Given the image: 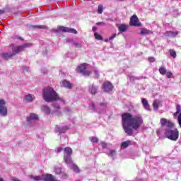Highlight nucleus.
Segmentation results:
<instances>
[{
    "label": "nucleus",
    "instance_id": "obj_1",
    "mask_svg": "<svg viewBox=\"0 0 181 181\" xmlns=\"http://www.w3.org/2000/svg\"><path fill=\"white\" fill-rule=\"evenodd\" d=\"M122 119L124 131L129 136H132L134 131L139 129L144 124V119L141 115H132L129 112H125L122 114Z\"/></svg>",
    "mask_w": 181,
    "mask_h": 181
},
{
    "label": "nucleus",
    "instance_id": "obj_2",
    "mask_svg": "<svg viewBox=\"0 0 181 181\" xmlns=\"http://www.w3.org/2000/svg\"><path fill=\"white\" fill-rule=\"evenodd\" d=\"M161 127H165L164 135L170 139V141H177L179 139V130L177 129H172L175 125L170 120L161 118L160 121Z\"/></svg>",
    "mask_w": 181,
    "mask_h": 181
},
{
    "label": "nucleus",
    "instance_id": "obj_3",
    "mask_svg": "<svg viewBox=\"0 0 181 181\" xmlns=\"http://www.w3.org/2000/svg\"><path fill=\"white\" fill-rule=\"evenodd\" d=\"M42 98L46 103H52V101H57V100L64 102V100L59 97V95L55 92L54 89L50 86H47L43 89Z\"/></svg>",
    "mask_w": 181,
    "mask_h": 181
},
{
    "label": "nucleus",
    "instance_id": "obj_4",
    "mask_svg": "<svg viewBox=\"0 0 181 181\" xmlns=\"http://www.w3.org/2000/svg\"><path fill=\"white\" fill-rule=\"evenodd\" d=\"M73 153V149L70 147H66L64 148V160L66 165H71L72 163L71 155Z\"/></svg>",
    "mask_w": 181,
    "mask_h": 181
},
{
    "label": "nucleus",
    "instance_id": "obj_5",
    "mask_svg": "<svg viewBox=\"0 0 181 181\" xmlns=\"http://www.w3.org/2000/svg\"><path fill=\"white\" fill-rule=\"evenodd\" d=\"M32 46V43H25L22 45H18L13 47L12 51L13 54H17L18 53H21V52H23L25 49H28V47H30Z\"/></svg>",
    "mask_w": 181,
    "mask_h": 181
},
{
    "label": "nucleus",
    "instance_id": "obj_6",
    "mask_svg": "<svg viewBox=\"0 0 181 181\" xmlns=\"http://www.w3.org/2000/svg\"><path fill=\"white\" fill-rule=\"evenodd\" d=\"M0 115L1 117L8 115V107H6V103L4 99H0Z\"/></svg>",
    "mask_w": 181,
    "mask_h": 181
},
{
    "label": "nucleus",
    "instance_id": "obj_7",
    "mask_svg": "<svg viewBox=\"0 0 181 181\" xmlns=\"http://www.w3.org/2000/svg\"><path fill=\"white\" fill-rule=\"evenodd\" d=\"M86 66L87 65L86 64H82L76 68V71L81 73L83 76H88L91 74V72L86 69Z\"/></svg>",
    "mask_w": 181,
    "mask_h": 181
},
{
    "label": "nucleus",
    "instance_id": "obj_8",
    "mask_svg": "<svg viewBox=\"0 0 181 181\" xmlns=\"http://www.w3.org/2000/svg\"><path fill=\"white\" fill-rule=\"evenodd\" d=\"M39 121V116L35 113H30L26 117V122L28 125H33V122Z\"/></svg>",
    "mask_w": 181,
    "mask_h": 181
},
{
    "label": "nucleus",
    "instance_id": "obj_9",
    "mask_svg": "<svg viewBox=\"0 0 181 181\" xmlns=\"http://www.w3.org/2000/svg\"><path fill=\"white\" fill-rule=\"evenodd\" d=\"M59 31L67 32L68 33H74V35H77V30H76V29L64 26H58L57 28L55 30V32L56 33H57V32Z\"/></svg>",
    "mask_w": 181,
    "mask_h": 181
},
{
    "label": "nucleus",
    "instance_id": "obj_10",
    "mask_svg": "<svg viewBox=\"0 0 181 181\" xmlns=\"http://www.w3.org/2000/svg\"><path fill=\"white\" fill-rule=\"evenodd\" d=\"M52 107L54 110L52 111V114H55L56 115H62V111H60V105L59 103H52Z\"/></svg>",
    "mask_w": 181,
    "mask_h": 181
},
{
    "label": "nucleus",
    "instance_id": "obj_11",
    "mask_svg": "<svg viewBox=\"0 0 181 181\" xmlns=\"http://www.w3.org/2000/svg\"><path fill=\"white\" fill-rule=\"evenodd\" d=\"M130 25L131 26H141V23H139V19H138V17L136 15H134L130 18Z\"/></svg>",
    "mask_w": 181,
    "mask_h": 181
},
{
    "label": "nucleus",
    "instance_id": "obj_12",
    "mask_svg": "<svg viewBox=\"0 0 181 181\" xmlns=\"http://www.w3.org/2000/svg\"><path fill=\"white\" fill-rule=\"evenodd\" d=\"M114 88L112 83L110 82H105L103 85V90L105 91V93H110Z\"/></svg>",
    "mask_w": 181,
    "mask_h": 181
},
{
    "label": "nucleus",
    "instance_id": "obj_13",
    "mask_svg": "<svg viewBox=\"0 0 181 181\" xmlns=\"http://www.w3.org/2000/svg\"><path fill=\"white\" fill-rule=\"evenodd\" d=\"M42 181H60L56 180L52 174L42 175Z\"/></svg>",
    "mask_w": 181,
    "mask_h": 181
},
{
    "label": "nucleus",
    "instance_id": "obj_14",
    "mask_svg": "<svg viewBox=\"0 0 181 181\" xmlns=\"http://www.w3.org/2000/svg\"><path fill=\"white\" fill-rule=\"evenodd\" d=\"M69 129V127L64 126V127H59L56 126L55 127V132H59V134H65L66 131Z\"/></svg>",
    "mask_w": 181,
    "mask_h": 181
},
{
    "label": "nucleus",
    "instance_id": "obj_15",
    "mask_svg": "<svg viewBox=\"0 0 181 181\" xmlns=\"http://www.w3.org/2000/svg\"><path fill=\"white\" fill-rule=\"evenodd\" d=\"M1 56L4 60H8V59L13 57L15 54H13V52H3L1 54Z\"/></svg>",
    "mask_w": 181,
    "mask_h": 181
},
{
    "label": "nucleus",
    "instance_id": "obj_16",
    "mask_svg": "<svg viewBox=\"0 0 181 181\" xmlns=\"http://www.w3.org/2000/svg\"><path fill=\"white\" fill-rule=\"evenodd\" d=\"M41 111L46 115H50V114H52V110H50V107L45 105L41 106Z\"/></svg>",
    "mask_w": 181,
    "mask_h": 181
},
{
    "label": "nucleus",
    "instance_id": "obj_17",
    "mask_svg": "<svg viewBox=\"0 0 181 181\" xmlns=\"http://www.w3.org/2000/svg\"><path fill=\"white\" fill-rule=\"evenodd\" d=\"M89 93L92 95H95L97 94V91H98V86H96L94 84H92L89 86Z\"/></svg>",
    "mask_w": 181,
    "mask_h": 181
},
{
    "label": "nucleus",
    "instance_id": "obj_18",
    "mask_svg": "<svg viewBox=\"0 0 181 181\" xmlns=\"http://www.w3.org/2000/svg\"><path fill=\"white\" fill-rule=\"evenodd\" d=\"M141 104L143 105L144 108H145L147 111H151L149 103H148L145 98H141Z\"/></svg>",
    "mask_w": 181,
    "mask_h": 181
},
{
    "label": "nucleus",
    "instance_id": "obj_19",
    "mask_svg": "<svg viewBox=\"0 0 181 181\" xmlns=\"http://www.w3.org/2000/svg\"><path fill=\"white\" fill-rule=\"evenodd\" d=\"M25 103H32L35 100V96L32 94L26 95L24 98Z\"/></svg>",
    "mask_w": 181,
    "mask_h": 181
},
{
    "label": "nucleus",
    "instance_id": "obj_20",
    "mask_svg": "<svg viewBox=\"0 0 181 181\" xmlns=\"http://www.w3.org/2000/svg\"><path fill=\"white\" fill-rule=\"evenodd\" d=\"M128 29V25L125 24H120L118 26V30L120 32V33H122L124 32H127V30Z\"/></svg>",
    "mask_w": 181,
    "mask_h": 181
},
{
    "label": "nucleus",
    "instance_id": "obj_21",
    "mask_svg": "<svg viewBox=\"0 0 181 181\" xmlns=\"http://www.w3.org/2000/svg\"><path fill=\"white\" fill-rule=\"evenodd\" d=\"M178 34V32L167 31L165 33V35L168 36V37H176V36H177Z\"/></svg>",
    "mask_w": 181,
    "mask_h": 181
},
{
    "label": "nucleus",
    "instance_id": "obj_22",
    "mask_svg": "<svg viewBox=\"0 0 181 181\" xmlns=\"http://www.w3.org/2000/svg\"><path fill=\"white\" fill-rule=\"evenodd\" d=\"M139 35H141L142 36H145L146 35H152V31L146 28H141Z\"/></svg>",
    "mask_w": 181,
    "mask_h": 181
},
{
    "label": "nucleus",
    "instance_id": "obj_23",
    "mask_svg": "<svg viewBox=\"0 0 181 181\" xmlns=\"http://www.w3.org/2000/svg\"><path fill=\"white\" fill-rule=\"evenodd\" d=\"M62 86L63 87H65V88H71L73 87V85L70 83V82L67 81L66 80L62 81Z\"/></svg>",
    "mask_w": 181,
    "mask_h": 181
},
{
    "label": "nucleus",
    "instance_id": "obj_24",
    "mask_svg": "<svg viewBox=\"0 0 181 181\" xmlns=\"http://www.w3.org/2000/svg\"><path fill=\"white\" fill-rule=\"evenodd\" d=\"M129 145H132V141L131 140H127L126 141H123L121 144V146L122 148H123L124 149L127 148V147L129 146Z\"/></svg>",
    "mask_w": 181,
    "mask_h": 181
},
{
    "label": "nucleus",
    "instance_id": "obj_25",
    "mask_svg": "<svg viewBox=\"0 0 181 181\" xmlns=\"http://www.w3.org/2000/svg\"><path fill=\"white\" fill-rule=\"evenodd\" d=\"M153 108L155 111H158L159 109V101L158 100H154L153 103Z\"/></svg>",
    "mask_w": 181,
    "mask_h": 181
},
{
    "label": "nucleus",
    "instance_id": "obj_26",
    "mask_svg": "<svg viewBox=\"0 0 181 181\" xmlns=\"http://www.w3.org/2000/svg\"><path fill=\"white\" fill-rule=\"evenodd\" d=\"M30 177L31 179H33L34 181H41V180H43L42 175H38V176L30 175Z\"/></svg>",
    "mask_w": 181,
    "mask_h": 181
},
{
    "label": "nucleus",
    "instance_id": "obj_27",
    "mask_svg": "<svg viewBox=\"0 0 181 181\" xmlns=\"http://www.w3.org/2000/svg\"><path fill=\"white\" fill-rule=\"evenodd\" d=\"M72 45H74V46H75V47H76L78 49H81V47H83V42H72Z\"/></svg>",
    "mask_w": 181,
    "mask_h": 181
},
{
    "label": "nucleus",
    "instance_id": "obj_28",
    "mask_svg": "<svg viewBox=\"0 0 181 181\" xmlns=\"http://www.w3.org/2000/svg\"><path fill=\"white\" fill-rule=\"evenodd\" d=\"M71 165L74 172H75L76 173H78V172H80V169L78 168V166H77V165L73 163H71Z\"/></svg>",
    "mask_w": 181,
    "mask_h": 181
},
{
    "label": "nucleus",
    "instance_id": "obj_29",
    "mask_svg": "<svg viewBox=\"0 0 181 181\" xmlns=\"http://www.w3.org/2000/svg\"><path fill=\"white\" fill-rule=\"evenodd\" d=\"M159 72H160V74H161L162 76H165V74H166L167 73L166 68L165 66L160 67Z\"/></svg>",
    "mask_w": 181,
    "mask_h": 181
},
{
    "label": "nucleus",
    "instance_id": "obj_30",
    "mask_svg": "<svg viewBox=\"0 0 181 181\" xmlns=\"http://www.w3.org/2000/svg\"><path fill=\"white\" fill-rule=\"evenodd\" d=\"M32 29H47L46 25H31Z\"/></svg>",
    "mask_w": 181,
    "mask_h": 181
},
{
    "label": "nucleus",
    "instance_id": "obj_31",
    "mask_svg": "<svg viewBox=\"0 0 181 181\" xmlns=\"http://www.w3.org/2000/svg\"><path fill=\"white\" fill-rule=\"evenodd\" d=\"M54 171L55 172L56 175H60L62 173V168L55 166Z\"/></svg>",
    "mask_w": 181,
    "mask_h": 181
},
{
    "label": "nucleus",
    "instance_id": "obj_32",
    "mask_svg": "<svg viewBox=\"0 0 181 181\" xmlns=\"http://www.w3.org/2000/svg\"><path fill=\"white\" fill-rule=\"evenodd\" d=\"M90 110L93 111V112H97V110L95 109V105L94 103H90V106H89Z\"/></svg>",
    "mask_w": 181,
    "mask_h": 181
},
{
    "label": "nucleus",
    "instance_id": "obj_33",
    "mask_svg": "<svg viewBox=\"0 0 181 181\" xmlns=\"http://www.w3.org/2000/svg\"><path fill=\"white\" fill-rule=\"evenodd\" d=\"M108 156L110 158H114L117 155V151L115 150H110V153H107Z\"/></svg>",
    "mask_w": 181,
    "mask_h": 181
},
{
    "label": "nucleus",
    "instance_id": "obj_34",
    "mask_svg": "<svg viewBox=\"0 0 181 181\" xmlns=\"http://www.w3.org/2000/svg\"><path fill=\"white\" fill-rule=\"evenodd\" d=\"M169 53L171 57H173V59H176V51H175V49H170Z\"/></svg>",
    "mask_w": 181,
    "mask_h": 181
},
{
    "label": "nucleus",
    "instance_id": "obj_35",
    "mask_svg": "<svg viewBox=\"0 0 181 181\" xmlns=\"http://www.w3.org/2000/svg\"><path fill=\"white\" fill-rule=\"evenodd\" d=\"M141 78H144V76H140V77H135L130 76L129 79L131 81H135V80H141Z\"/></svg>",
    "mask_w": 181,
    "mask_h": 181
},
{
    "label": "nucleus",
    "instance_id": "obj_36",
    "mask_svg": "<svg viewBox=\"0 0 181 181\" xmlns=\"http://www.w3.org/2000/svg\"><path fill=\"white\" fill-rule=\"evenodd\" d=\"M95 39L97 40H103V37L98 33H94Z\"/></svg>",
    "mask_w": 181,
    "mask_h": 181
},
{
    "label": "nucleus",
    "instance_id": "obj_37",
    "mask_svg": "<svg viewBox=\"0 0 181 181\" xmlns=\"http://www.w3.org/2000/svg\"><path fill=\"white\" fill-rule=\"evenodd\" d=\"M93 73L95 78H98V77H100V72H98V70L95 69Z\"/></svg>",
    "mask_w": 181,
    "mask_h": 181
},
{
    "label": "nucleus",
    "instance_id": "obj_38",
    "mask_svg": "<svg viewBox=\"0 0 181 181\" xmlns=\"http://www.w3.org/2000/svg\"><path fill=\"white\" fill-rule=\"evenodd\" d=\"M165 76L167 78H172L173 77V74L172 72H166Z\"/></svg>",
    "mask_w": 181,
    "mask_h": 181
},
{
    "label": "nucleus",
    "instance_id": "obj_39",
    "mask_svg": "<svg viewBox=\"0 0 181 181\" xmlns=\"http://www.w3.org/2000/svg\"><path fill=\"white\" fill-rule=\"evenodd\" d=\"M91 142H93V144H98V138H97L95 136H92Z\"/></svg>",
    "mask_w": 181,
    "mask_h": 181
},
{
    "label": "nucleus",
    "instance_id": "obj_40",
    "mask_svg": "<svg viewBox=\"0 0 181 181\" xmlns=\"http://www.w3.org/2000/svg\"><path fill=\"white\" fill-rule=\"evenodd\" d=\"M176 112L174 114V115H177V114H179V112H180L181 111V108H180V105H177L176 106Z\"/></svg>",
    "mask_w": 181,
    "mask_h": 181
},
{
    "label": "nucleus",
    "instance_id": "obj_41",
    "mask_svg": "<svg viewBox=\"0 0 181 181\" xmlns=\"http://www.w3.org/2000/svg\"><path fill=\"white\" fill-rule=\"evenodd\" d=\"M117 37V34H113L112 36L109 37L108 40H106L105 42H109L110 40H112L113 39H115Z\"/></svg>",
    "mask_w": 181,
    "mask_h": 181
},
{
    "label": "nucleus",
    "instance_id": "obj_42",
    "mask_svg": "<svg viewBox=\"0 0 181 181\" xmlns=\"http://www.w3.org/2000/svg\"><path fill=\"white\" fill-rule=\"evenodd\" d=\"M62 177L63 179H69V175L64 172H62Z\"/></svg>",
    "mask_w": 181,
    "mask_h": 181
},
{
    "label": "nucleus",
    "instance_id": "obj_43",
    "mask_svg": "<svg viewBox=\"0 0 181 181\" xmlns=\"http://www.w3.org/2000/svg\"><path fill=\"white\" fill-rule=\"evenodd\" d=\"M98 13H100V14L103 13V6L102 5L98 6Z\"/></svg>",
    "mask_w": 181,
    "mask_h": 181
},
{
    "label": "nucleus",
    "instance_id": "obj_44",
    "mask_svg": "<svg viewBox=\"0 0 181 181\" xmlns=\"http://www.w3.org/2000/svg\"><path fill=\"white\" fill-rule=\"evenodd\" d=\"M100 145H101V146H102V148H103V149H105V148H107V143H105V142H104V141H102V142L100 143Z\"/></svg>",
    "mask_w": 181,
    "mask_h": 181
},
{
    "label": "nucleus",
    "instance_id": "obj_45",
    "mask_svg": "<svg viewBox=\"0 0 181 181\" xmlns=\"http://www.w3.org/2000/svg\"><path fill=\"white\" fill-rule=\"evenodd\" d=\"M62 151H63V147H58L56 148V152L57 153H60V152H62Z\"/></svg>",
    "mask_w": 181,
    "mask_h": 181
},
{
    "label": "nucleus",
    "instance_id": "obj_46",
    "mask_svg": "<svg viewBox=\"0 0 181 181\" xmlns=\"http://www.w3.org/2000/svg\"><path fill=\"white\" fill-rule=\"evenodd\" d=\"M148 61L150 62V63H155V57H149Z\"/></svg>",
    "mask_w": 181,
    "mask_h": 181
},
{
    "label": "nucleus",
    "instance_id": "obj_47",
    "mask_svg": "<svg viewBox=\"0 0 181 181\" xmlns=\"http://www.w3.org/2000/svg\"><path fill=\"white\" fill-rule=\"evenodd\" d=\"M100 108H107V103H100Z\"/></svg>",
    "mask_w": 181,
    "mask_h": 181
},
{
    "label": "nucleus",
    "instance_id": "obj_48",
    "mask_svg": "<svg viewBox=\"0 0 181 181\" xmlns=\"http://www.w3.org/2000/svg\"><path fill=\"white\" fill-rule=\"evenodd\" d=\"M96 25H105V23H104V22H98V23H96Z\"/></svg>",
    "mask_w": 181,
    "mask_h": 181
},
{
    "label": "nucleus",
    "instance_id": "obj_49",
    "mask_svg": "<svg viewBox=\"0 0 181 181\" xmlns=\"http://www.w3.org/2000/svg\"><path fill=\"white\" fill-rule=\"evenodd\" d=\"M42 73L43 74H47V70L44 69V71H43V69H42Z\"/></svg>",
    "mask_w": 181,
    "mask_h": 181
},
{
    "label": "nucleus",
    "instance_id": "obj_50",
    "mask_svg": "<svg viewBox=\"0 0 181 181\" xmlns=\"http://www.w3.org/2000/svg\"><path fill=\"white\" fill-rule=\"evenodd\" d=\"M177 121H178V124L181 128V119H177Z\"/></svg>",
    "mask_w": 181,
    "mask_h": 181
},
{
    "label": "nucleus",
    "instance_id": "obj_51",
    "mask_svg": "<svg viewBox=\"0 0 181 181\" xmlns=\"http://www.w3.org/2000/svg\"><path fill=\"white\" fill-rule=\"evenodd\" d=\"M92 30L93 32H95V30H97V27H93Z\"/></svg>",
    "mask_w": 181,
    "mask_h": 181
},
{
    "label": "nucleus",
    "instance_id": "obj_52",
    "mask_svg": "<svg viewBox=\"0 0 181 181\" xmlns=\"http://www.w3.org/2000/svg\"><path fill=\"white\" fill-rule=\"evenodd\" d=\"M177 119H181V112H180V114L178 115Z\"/></svg>",
    "mask_w": 181,
    "mask_h": 181
},
{
    "label": "nucleus",
    "instance_id": "obj_53",
    "mask_svg": "<svg viewBox=\"0 0 181 181\" xmlns=\"http://www.w3.org/2000/svg\"><path fill=\"white\" fill-rule=\"evenodd\" d=\"M2 13H4V11L0 10V15H2Z\"/></svg>",
    "mask_w": 181,
    "mask_h": 181
},
{
    "label": "nucleus",
    "instance_id": "obj_54",
    "mask_svg": "<svg viewBox=\"0 0 181 181\" xmlns=\"http://www.w3.org/2000/svg\"><path fill=\"white\" fill-rule=\"evenodd\" d=\"M66 110H67V111H70V110L69 109V107H66Z\"/></svg>",
    "mask_w": 181,
    "mask_h": 181
},
{
    "label": "nucleus",
    "instance_id": "obj_55",
    "mask_svg": "<svg viewBox=\"0 0 181 181\" xmlns=\"http://www.w3.org/2000/svg\"><path fill=\"white\" fill-rule=\"evenodd\" d=\"M0 181H4V179H2L1 177H0Z\"/></svg>",
    "mask_w": 181,
    "mask_h": 181
},
{
    "label": "nucleus",
    "instance_id": "obj_56",
    "mask_svg": "<svg viewBox=\"0 0 181 181\" xmlns=\"http://www.w3.org/2000/svg\"><path fill=\"white\" fill-rule=\"evenodd\" d=\"M157 134H159V131L157 132Z\"/></svg>",
    "mask_w": 181,
    "mask_h": 181
}]
</instances>
